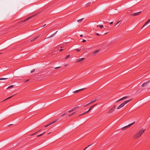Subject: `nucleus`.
I'll list each match as a JSON object with an SVG mask.
<instances>
[{
    "label": "nucleus",
    "mask_w": 150,
    "mask_h": 150,
    "mask_svg": "<svg viewBox=\"0 0 150 150\" xmlns=\"http://www.w3.org/2000/svg\"><path fill=\"white\" fill-rule=\"evenodd\" d=\"M83 19H84V18H83L81 19H80L79 20H78L77 21V22H78L79 23H80L81 21H82Z\"/></svg>",
    "instance_id": "18"
},
{
    "label": "nucleus",
    "mask_w": 150,
    "mask_h": 150,
    "mask_svg": "<svg viewBox=\"0 0 150 150\" xmlns=\"http://www.w3.org/2000/svg\"><path fill=\"white\" fill-rule=\"evenodd\" d=\"M79 107V106H77L75 107L74 108L72 109L74 111L76 109H77Z\"/></svg>",
    "instance_id": "21"
},
{
    "label": "nucleus",
    "mask_w": 150,
    "mask_h": 150,
    "mask_svg": "<svg viewBox=\"0 0 150 150\" xmlns=\"http://www.w3.org/2000/svg\"><path fill=\"white\" fill-rule=\"evenodd\" d=\"M63 48V47H61V48Z\"/></svg>",
    "instance_id": "47"
},
{
    "label": "nucleus",
    "mask_w": 150,
    "mask_h": 150,
    "mask_svg": "<svg viewBox=\"0 0 150 150\" xmlns=\"http://www.w3.org/2000/svg\"><path fill=\"white\" fill-rule=\"evenodd\" d=\"M113 23V22H111L110 23V24H112Z\"/></svg>",
    "instance_id": "39"
},
{
    "label": "nucleus",
    "mask_w": 150,
    "mask_h": 150,
    "mask_svg": "<svg viewBox=\"0 0 150 150\" xmlns=\"http://www.w3.org/2000/svg\"><path fill=\"white\" fill-rule=\"evenodd\" d=\"M88 112L86 111V112H84V113H82V114H81V115H79L78 116H80L82 115H84V114H86V113H87Z\"/></svg>",
    "instance_id": "20"
},
{
    "label": "nucleus",
    "mask_w": 150,
    "mask_h": 150,
    "mask_svg": "<svg viewBox=\"0 0 150 150\" xmlns=\"http://www.w3.org/2000/svg\"><path fill=\"white\" fill-rule=\"evenodd\" d=\"M46 25V24L44 25L42 27H44V26H45Z\"/></svg>",
    "instance_id": "46"
},
{
    "label": "nucleus",
    "mask_w": 150,
    "mask_h": 150,
    "mask_svg": "<svg viewBox=\"0 0 150 150\" xmlns=\"http://www.w3.org/2000/svg\"><path fill=\"white\" fill-rule=\"evenodd\" d=\"M50 133H48V134H49Z\"/></svg>",
    "instance_id": "49"
},
{
    "label": "nucleus",
    "mask_w": 150,
    "mask_h": 150,
    "mask_svg": "<svg viewBox=\"0 0 150 150\" xmlns=\"http://www.w3.org/2000/svg\"><path fill=\"white\" fill-rule=\"evenodd\" d=\"M57 32V31L55 33H54L53 34H52V35H51L49 36V37L47 38H50L54 36L56 33Z\"/></svg>",
    "instance_id": "13"
},
{
    "label": "nucleus",
    "mask_w": 150,
    "mask_h": 150,
    "mask_svg": "<svg viewBox=\"0 0 150 150\" xmlns=\"http://www.w3.org/2000/svg\"><path fill=\"white\" fill-rule=\"evenodd\" d=\"M75 50L77 52H79L81 50H79L77 49H76Z\"/></svg>",
    "instance_id": "31"
},
{
    "label": "nucleus",
    "mask_w": 150,
    "mask_h": 150,
    "mask_svg": "<svg viewBox=\"0 0 150 150\" xmlns=\"http://www.w3.org/2000/svg\"><path fill=\"white\" fill-rule=\"evenodd\" d=\"M73 111V110L72 109L71 110L69 111H68V112H71Z\"/></svg>",
    "instance_id": "28"
},
{
    "label": "nucleus",
    "mask_w": 150,
    "mask_h": 150,
    "mask_svg": "<svg viewBox=\"0 0 150 150\" xmlns=\"http://www.w3.org/2000/svg\"><path fill=\"white\" fill-rule=\"evenodd\" d=\"M8 79L7 78H2L0 79V80H6Z\"/></svg>",
    "instance_id": "26"
},
{
    "label": "nucleus",
    "mask_w": 150,
    "mask_h": 150,
    "mask_svg": "<svg viewBox=\"0 0 150 150\" xmlns=\"http://www.w3.org/2000/svg\"><path fill=\"white\" fill-rule=\"evenodd\" d=\"M147 82H145L143 83L142 85V87H143L146 86L147 85Z\"/></svg>",
    "instance_id": "16"
},
{
    "label": "nucleus",
    "mask_w": 150,
    "mask_h": 150,
    "mask_svg": "<svg viewBox=\"0 0 150 150\" xmlns=\"http://www.w3.org/2000/svg\"><path fill=\"white\" fill-rule=\"evenodd\" d=\"M70 57V54H69V55H67L65 57V58L66 59H67Z\"/></svg>",
    "instance_id": "22"
},
{
    "label": "nucleus",
    "mask_w": 150,
    "mask_h": 150,
    "mask_svg": "<svg viewBox=\"0 0 150 150\" xmlns=\"http://www.w3.org/2000/svg\"><path fill=\"white\" fill-rule=\"evenodd\" d=\"M35 70V69H33L32 71H31V73H32L33 72H34Z\"/></svg>",
    "instance_id": "30"
},
{
    "label": "nucleus",
    "mask_w": 150,
    "mask_h": 150,
    "mask_svg": "<svg viewBox=\"0 0 150 150\" xmlns=\"http://www.w3.org/2000/svg\"><path fill=\"white\" fill-rule=\"evenodd\" d=\"M35 15H36V14L35 15H33L32 16H31L28 17V18H26V19H25L24 20L21 21V22H19V24L20 25H21V24H23L24 22L28 20L31 18H32L34 16H35Z\"/></svg>",
    "instance_id": "3"
},
{
    "label": "nucleus",
    "mask_w": 150,
    "mask_h": 150,
    "mask_svg": "<svg viewBox=\"0 0 150 150\" xmlns=\"http://www.w3.org/2000/svg\"><path fill=\"white\" fill-rule=\"evenodd\" d=\"M96 105H97V104H96L93 105V106H91L89 108V109H88V111H86L87 112H88L93 107H94V106H96Z\"/></svg>",
    "instance_id": "14"
},
{
    "label": "nucleus",
    "mask_w": 150,
    "mask_h": 150,
    "mask_svg": "<svg viewBox=\"0 0 150 150\" xmlns=\"http://www.w3.org/2000/svg\"><path fill=\"white\" fill-rule=\"evenodd\" d=\"M39 37V35H38L36 36L35 37L33 38V39L30 40V42H33L35 40L37 39Z\"/></svg>",
    "instance_id": "9"
},
{
    "label": "nucleus",
    "mask_w": 150,
    "mask_h": 150,
    "mask_svg": "<svg viewBox=\"0 0 150 150\" xmlns=\"http://www.w3.org/2000/svg\"><path fill=\"white\" fill-rule=\"evenodd\" d=\"M85 58H80L79 59H78L76 60V62H81Z\"/></svg>",
    "instance_id": "12"
},
{
    "label": "nucleus",
    "mask_w": 150,
    "mask_h": 150,
    "mask_svg": "<svg viewBox=\"0 0 150 150\" xmlns=\"http://www.w3.org/2000/svg\"><path fill=\"white\" fill-rule=\"evenodd\" d=\"M96 34L97 35H98V36L100 35V34H98V33H96Z\"/></svg>",
    "instance_id": "40"
},
{
    "label": "nucleus",
    "mask_w": 150,
    "mask_h": 150,
    "mask_svg": "<svg viewBox=\"0 0 150 150\" xmlns=\"http://www.w3.org/2000/svg\"><path fill=\"white\" fill-rule=\"evenodd\" d=\"M85 88H82V89H79L78 90H76L74 91L73 92V93H78V92H79L81 91H82L84 89H85Z\"/></svg>",
    "instance_id": "7"
},
{
    "label": "nucleus",
    "mask_w": 150,
    "mask_h": 150,
    "mask_svg": "<svg viewBox=\"0 0 150 150\" xmlns=\"http://www.w3.org/2000/svg\"><path fill=\"white\" fill-rule=\"evenodd\" d=\"M14 95H13L12 96H10V97H8V98H7L5 99V100H4L2 101H4L7 100H8V99H9L11 98L12 97H13Z\"/></svg>",
    "instance_id": "15"
},
{
    "label": "nucleus",
    "mask_w": 150,
    "mask_h": 150,
    "mask_svg": "<svg viewBox=\"0 0 150 150\" xmlns=\"http://www.w3.org/2000/svg\"><path fill=\"white\" fill-rule=\"evenodd\" d=\"M65 115V113H64V114H62V115H61V117L63 116H64Z\"/></svg>",
    "instance_id": "34"
},
{
    "label": "nucleus",
    "mask_w": 150,
    "mask_h": 150,
    "mask_svg": "<svg viewBox=\"0 0 150 150\" xmlns=\"http://www.w3.org/2000/svg\"><path fill=\"white\" fill-rule=\"evenodd\" d=\"M97 27H99L100 28H102L103 27V26L102 25H99L97 26Z\"/></svg>",
    "instance_id": "17"
},
{
    "label": "nucleus",
    "mask_w": 150,
    "mask_h": 150,
    "mask_svg": "<svg viewBox=\"0 0 150 150\" xmlns=\"http://www.w3.org/2000/svg\"><path fill=\"white\" fill-rule=\"evenodd\" d=\"M64 49H61L60 50H59V51H60V52H61Z\"/></svg>",
    "instance_id": "35"
},
{
    "label": "nucleus",
    "mask_w": 150,
    "mask_h": 150,
    "mask_svg": "<svg viewBox=\"0 0 150 150\" xmlns=\"http://www.w3.org/2000/svg\"><path fill=\"white\" fill-rule=\"evenodd\" d=\"M29 80V79L27 80H26V81H25V82H27V81H28Z\"/></svg>",
    "instance_id": "41"
},
{
    "label": "nucleus",
    "mask_w": 150,
    "mask_h": 150,
    "mask_svg": "<svg viewBox=\"0 0 150 150\" xmlns=\"http://www.w3.org/2000/svg\"><path fill=\"white\" fill-rule=\"evenodd\" d=\"M120 21H119L118 22H117V24H116V25L117 24L119 23V22H120Z\"/></svg>",
    "instance_id": "44"
},
{
    "label": "nucleus",
    "mask_w": 150,
    "mask_h": 150,
    "mask_svg": "<svg viewBox=\"0 0 150 150\" xmlns=\"http://www.w3.org/2000/svg\"><path fill=\"white\" fill-rule=\"evenodd\" d=\"M40 131V130H39V131H37V132H35V133H36V134H37V133H38V132H39Z\"/></svg>",
    "instance_id": "38"
},
{
    "label": "nucleus",
    "mask_w": 150,
    "mask_h": 150,
    "mask_svg": "<svg viewBox=\"0 0 150 150\" xmlns=\"http://www.w3.org/2000/svg\"><path fill=\"white\" fill-rule=\"evenodd\" d=\"M91 3V2H90L88 4V5H89Z\"/></svg>",
    "instance_id": "45"
},
{
    "label": "nucleus",
    "mask_w": 150,
    "mask_h": 150,
    "mask_svg": "<svg viewBox=\"0 0 150 150\" xmlns=\"http://www.w3.org/2000/svg\"><path fill=\"white\" fill-rule=\"evenodd\" d=\"M115 109V106H114L113 107L111 108L109 110L108 113H110L112 112Z\"/></svg>",
    "instance_id": "8"
},
{
    "label": "nucleus",
    "mask_w": 150,
    "mask_h": 150,
    "mask_svg": "<svg viewBox=\"0 0 150 150\" xmlns=\"http://www.w3.org/2000/svg\"><path fill=\"white\" fill-rule=\"evenodd\" d=\"M106 33H105V34H106Z\"/></svg>",
    "instance_id": "48"
},
{
    "label": "nucleus",
    "mask_w": 150,
    "mask_h": 150,
    "mask_svg": "<svg viewBox=\"0 0 150 150\" xmlns=\"http://www.w3.org/2000/svg\"><path fill=\"white\" fill-rule=\"evenodd\" d=\"M91 103H91V102H90V103H88V104L89 105L91 104Z\"/></svg>",
    "instance_id": "43"
},
{
    "label": "nucleus",
    "mask_w": 150,
    "mask_h": 150,
    "mask_svg": "<svg viewBox=\"0 0 150 150\" xmlns=\"http://www.w3.org/2000/svg\"><path fill=\"white\" fill-rule=\"evenodd\" d=\"M127 96H125V97H123L122 98H121L120 99H119V100H118L117 101H116V102H117L119 101H120L121 100H123L125 98H127Z\"/></svg>",
    "instance_id": "11"
},
{
    "label": "nucleus",
    "mask_w": 150,
    "mask_h": 150,
    "mask_svg": "<svg viewBox=\"0 0 150 150\" xmlns=\"http://www.w3.org/2000/svg\"><path fill=\"white\" fill-rule=\"evenodd\" d=\"M141 11H140L139 12H138L135 13H132L131 15V16H135L138 15L139 14L141 13Z\"/></svg>",
    "instance_id": "5"
},
{
    "label": "nucleus",
    "mask_w": 150,
    "mask_h": 150,
    "mask_svg": "<svg viewBox=\"0 0 150 150\" xmlns=\"http://www.w3.org/2000/svg\"><path fill=\"white\" fill-rule=\"evenodd\" d=\"M91 144H90V145H89V146H88L87 147H86V148L84 150H85L86 149H87L88 147H89V146H91Z\"/></svg>",
    "instance_id": "29"
},
{
    "label": "nucleus",
    "mask_w": 150,
    "mask_h": 150,
    "mask_svg": "<svg viewBox=\"0 0 150 150\" xmlns=\"http://www.w3.org/2000/svg\"><path fill=\"white\" fill-rule=\"evenodd\" d=\"M99 51V50H96L95 52H93V54H95L96 53L98 52Z\"/></svg>",
    "instance_id": "24"
},
{
    "label": "nucleus",
    "mask_w": 150,
    "mask_h": 150,
    "mask_svg": "<svg viewBox=\"0 0 150 150\" xmlns=\"http://www.w3.org/2000/svg\"><path fill=\"white\" fill-rule=\"evenodd\" d=\"M135 123V122H133L131 123L129 125H128L127 126H125V127L122 128V129H124V128H127L129 127H130L133 124Z\"/></svg>",
    "instance_id": "6"
},
{
    "label": "nucleus",
    "mask_w": 150,
    "mask_h": 150,
    "mask_svg": "<svg viewBox=\"0 0 150 150\" xmlns=\"http://www.w3.org/2000/svg\"><path fill=\"white\" fill-rule=\"evenodd\" d=\"M75 113H76V112H73V113H72L71 114L69 115V116L71 117V116L72 115H73Z\"/></svg>",
    "instance_id": "25"
},
{
    "label": "nucleus",
    "mask_w": 150,
    "mask_h": 150,
    "mask_svg": "<svg viewBox=\"0 0 150 150\" xmlns=\"http://www.w3.org/2000/svg\"><path fill=\"white\" fill-rule=\"evenodd\" d=\"M57 120H56L53 121L51 123H49V124H47V125H46L45 126V127H47L48 126L50 125H52V124H53V123H55V122H57Z\"/></svg>",
    "instance_id": "4"
},
{
    "label": "nucleus",
    "mask_w": 150,
    "mask_h": 150,
    "mask_svg": "<svg viewBox=\"0 0 150 150\" xmlns=\"http://www.w3.org/2000/svg\"><path fill=\"white\" fill-rule=\"evenodd\" d=\"M95 100H98V99H96Z\"/></svg>",
    "instance_id": "50"
},
{
    "label": "nucleus",
    "mask_w": 150,
    "mask_h": 150,
    "mask_svg": "<svg viewBox=\"0 0 150 150\" xmlns=\"http://www.w3.org/2000/svg\"><path fill=\"white\" fill-rule=\"evenodd\" d=\"M0 54H1V53H0Z\"/></svg>",
    "instance_id": "51"
},
{
    "label": "nucleus",
    "mask_w": 150,
    "mask_h": 150,
    "mask_svg": "<svg viewBox=\"0 0 150 150\" xmlns=\"http://www.w3.org/2000/svg\"><path fill=\"white\" fill-rule=\"evenodd\" d=\"M89 105L88 104H87L84 105V107H86V106H88Z\"/></svg>",
    "instance_id": "33"
},
{
    "label": "nucleus",
    "mask_w": 150,
    "mask_h": 150,
    "mask_svg": "<svg viewBox=\"0 0 150 150\" xmlns=\"http://www.w3.org/2000/svg\"><path fill=\"white\" fill-rule=\"evenodd\" d=\"M86 41V40H83L82 41L83 42H84Z\"/></svg>",
    "instance_id": "32"
},
{
    "label": "nucleus",
    "mask_w": 150,
    "mask_h": 150,
    "mask_svg": "<svg viewBox=\"0 0 150 150\" xmlns=\"http://www.w3.org/2000/svg\"><path fill=\"white\" fill-rule=\"evenodd\" d=\"M45 132H44L43 133H42L40 134V135H39L38 136H37V137H40L41 136H42L45 133Z\"/></svg>",
    "instance_id": "23"
},
{
    "label": "nucleus",
    "mask_w": 150,
    "mask_h": 150,
    "mask_svg": "<svg viewBox=\"0 0 150 150\" xmlns=\"http://www.w3.org/2000/svg\"><path fill=\"white\" fill-rule=\"evenodd\" d=\"M14 86L13 85H11L9 86L7 88V89H9L10 88H12Z\"/></svg>",
    "instance_id": "19"
},
{
    "label": "nucleus",
    "mask_w": 150,
    "mask_h": 150,
    "mask_svg": "<svg viewBox=\"0 0 150 150\" xmlns=\"http://www.w3.org/2000/svg\"><path fill=\"white\" fill-rule=\"evenodd\" d=\"M60 67H56L55 68V69H57L58 68H59Z\"/></svg>",
    "instance_id": "37"
},
{
    "label": "nucleus",
    "mask_w": 150,
    "mask_h": 150,
    "mask_svg": "<svg viewBox=\"0 0 150 150\" xmlns=\"http://www.w3.org/2000/svg\"><path fill=\"white\" fill-rule=\"evenodd\" d=\"M92 100L91 101V103H94V102H95L96 100Z\"/></svg>",
    "instance_id": "27"
},
{
    "label": "nucleus",
    "mask_w": 150,
    "mask_h": 150,
    "mask_svg": "<svg viewBox=\"0 0 150 150\" xmlns=\"http://www.w3.org/2000/svg\"><path fill=\"white\" fill-rule=\"evenodd\" d=\"M130 100H128L124 101V102L120 104L119 106H118V107L117 108V109H119L121 108L122 107L125 105L129 102Z\"/></svg>",
    "instance_id": "2"
},
{
    "label": "nucleus",
    "mask_w": 150,
    "mask_h": 150,
    "mask_svg": "<svg viewBox=\"0 0 150 150\" xmlns=\"http://www.w3.org/2000/svg\"><path fill=\"white\" fill-rule=\"evenodd\" d=\"M80 36L81 37H83V35H80Z\"/></svg>",
    "instance_id": "42"
},
{
    "label": "nucleus",
    "mask_w": 150,
    "mask_h": 150,
    "mask_svg": "<svg viewBox=\"0 0 150 150\" xmlns=\"http://www.w3.org/2000/svg\"><path fill=\"white\" fill-rule=\"evenodd\" d=\"M145 131V129H142L141 130L138 131L135 134L134 137L137 139L140 137Z\"/></svg>",
    "instance_id": "1"
},
{
    "label": "nucleus",
    "mask_w": 150,
    "mask_h": 150,
    "mask_svg": "<svg viewBox=\"0 0 150 150\" xmlns=\"http://www.w3.org/2000/svg\"><path fill=\"white\" fill-rule=\"evenodd\" d=\"M35 134H36V133H33L31 135V136H33V135H35Z\"/></svg>",
    "instance_id": "36"
},
{
    "label": "nucleus",
    "mask_w": 150,
    "mask_h": 150,
    "mask_svg": "<svg viewBox=\"0 0 150 150\" xmlns=\"http://www.w3.org/2000/svg\"><path fill=\"white\" fill-rule=\"evenodd\" d=\"M150 22V19H149L144 24V25H143L142 27V28L144 27L147 24H148Z\"/></svg>",
    "instance_id": "10"
}]
</instances>
